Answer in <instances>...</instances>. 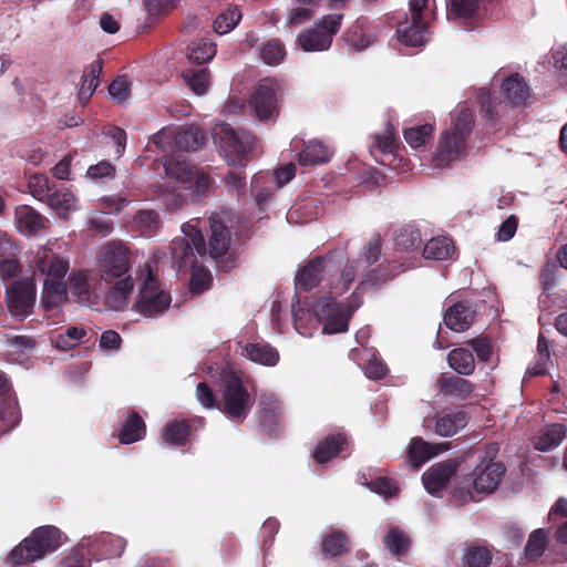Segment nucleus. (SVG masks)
<instances>
[{"label":"nucleus","mask_w":567,"mask_h":567,"mask_svg":"<svg viewBox=\"0 0 567 567\" xmlns=\"http://www.w3.org/2000/svg\"><path fill=\"white\" fill-rule=\"evenodd\" d=\"M474 123V109H462L451 126L441 133L437 153L433 157L436 167H446L466 155V142Z\"/></svg>","instance_id":"1"},{"label":"nucleus","mask_w":567,"mask_h":567,"mask_svg":"<svg viewBox=\"0 0 567 567\" xmlns=\"http://www.w3.org/2000/svg\"><path fill=\"white\" fill-rule=\"evenodd\" d=\"M214 141L224 152L228 165L245 168L251 159L257 137L251 131L220 123L214 128Z\"/></svg>","instance_id":"2"},{"label":"nucleus","mask_w":567,"mask_h":567,"mask_svg":"<svg viewBox=\"0 0 567 567\" xmlns=\"http://www.w3.org/2000/svg\"><path fill=\"white\" fill-rule=\"evenodd\" d=\"M498 451L497 443H488L484 452L478 456L476 466L464 477L462 484H464L472 499L473 496L471 495L470 487L477 494H491L501 484L506 473V467L502 462L495 461Z\"/></svg>","instance_id":"3"},{"label":"nucleus","mask_w":567,"mask_h":567,"mask_svg":"<svg viewBox=\"0 0 567 567\" xmlns=\"http://www.w3.org/2000/svg\"><path fill=\"white\" fill-rule=\"evenodd\" d=\"M62 545L61 530L52 525L35 528L9 554L8 561L12 565H23L43 558L55 551Z\"/></svg>","instance_id":"4"},{"label":"nucleus","mask_w":567,"mask_h":567,"mask_svg":"<svg viewBox=\"0 0 567 567\" xmlns=\"http://www.w3.org/2000/svg\"><path fill=\"white\" fill-rule=\"evenodd\" d=\"M435 0H410V18L398 24L396 35L408 47H421L430 39L429 23L435 16Z\"/></svg>","instance_id":"5"},{"label":"nucleus","mask_w":567,"mask_h":567,"mask_svg":"<svg viewBox=\"0 0 567 567\" xmlns=\"http://www.w3.org/2000/svg\"><path fill=\"white\" fill-rule=\"evenodd\" d=\"M223 392L219 400V411L229 420L243 422L249 414L251 400L240 377L234 372L221 374Z\"/></svg>","instance_id":"6"},{"label":"nucleus","mask_w":567,"mask_h":567,"mask_svg":"<svg viewBox=\"0 0 567 567\" xmlns=\"http://www.w3.org/2000/svg\"><path fill=\"white\" fill-rule=\"evenodd\" d=\"M134 256L130 247L122 240L105 243L97 255V269L101 279L112 282L128 275Z\"/></svg>","instance_id":"7"},{"label":"nucleus","mask_w":567,"mask_h":567,"mask_svg":"<svg viewBox=\"0 0 567 567\" xmlns=\"http://www.w3.org/2000/svg\"><path fill=\"white\" fill-rule=\"evenodd\" d=\"M359 306L337 302L334 297H322L312 305V311L323 323V332L333 334L348 330L349 320Z\"/></svg>","instance_id":"8"},{"label":"nucleus","mask_w":567,"mask_h":567,"mask_svg":"<svg viewBox=\"0 0 567 567\" xmlns=\"http://www.w3.org/2000/svg\"><path fill=\"white\" fill-rule=\"evenodd\" d=\"M169 292L161 288L158 279L148 271L140 288L135 310L146 318H157L171 306Z\"/></svg>","instance_id":"9"},{"label":"nucleus","mask_w":567,"mask_h":567,"mask_svg":"<svg viewBox=\"0 0 567 567\" xmlns=\"http://www.w3.org/2000/svg\"><path fill=\"white\" fill-rule=\"evenodd\" d=\"M342 14H328L319 20L313 28L301 32L298 43L303 51H326L330 48L333 37L341 27Z\"/></svg>","instance_id":"10"},{"label":"nucleus","mask_w":567,"mask_h":567,"mask_svg":"<svg viewBox=\"0 0 567 567\" xmlns=\"http://www.w3.org/2000/svg\"><path fill=\"white\" fill-rule=\"evenodd\" d=\"M37 288L31 279L16 280L6 291V303L9 313L20 320L29 317L34 308Z\"/></svg>","instance_id":"11"},{"label":"nucleus","mask_w":567,"mask_h":567,"mask_svg":"<svg viewBox=\"0 0 567 567\" xmlns=\"http://www.w3.org/2000/svg\"><path fill=\"white\" fill-rule=\"evenodd\" d=\"M334 251L324 256H316L301 267L296 275V288L301 291H310L318 287L321 280L332 270L338 268L333 260Z\"/></svg>","instance_id":"12"},{"label":"nucleus","mask_w":567,"mask_h":567,"mask_svg":"<svg viewBox=\"0 0 567 567\" xmlns=\"http://www.w3.org/2000/svg\"><path fill=\"white\" fill-rule=\"evenodd\" d=\"M31 267L34 277L44 280H62L69 271V260L50 248L41 247L34 254Z\"/></svg>","instance_id":"13"},{"label":"nucleus","mask_w":567,"mask_h":567,"mask_svg":"<svg viewBox=\"0 0 567 567\" xmlns=\"http://www.w3.org/2000/svg\"><path fill=\"white\" fill-rule=\"evenodd\" d=\"M206 252L205 239L198 230L190 236V241L178 238L172 243V256L179 271L194 268L197 264V255L204 257Z\"/></svg>","instance_id":"14"},{"label":"nucleus","mask_w":567,"mask_h":567,"mask_svg":"<svg viewBox=\"0 0 567 567\" xmlns=\"http://www.w3.org/2000/svg\"><path fill=\"white\" fill-rule=\"evenodd\" d=\"M209 227H210V236H209V256L218 264L220 262L223 267L230 268L233 260H229L228 251L231 241V234L229 228L224 224L220 216L217 214H213L209 217Z\"/></svg>","instance_id":"15"},{"label":"nucleus","mask_w":567,"mask_h":567,"mask_svg":"<svg viewBox=\"0 0 567 567\" xmlns=\"http://www.w3.org/2000/svg\"><path fill=\"white\" fill-rule=\"evenodd\" d=\"M258 408L260 429L270 437H277L284 429L280 401L274 394H261Z\"/></svg>","instance_id":"16"},{"label":"nucleus","mask_w":567,"mask_h":567,"mask_svg":"<svg viewBox=\"0 0 567 567\" xmlns=\"http://www.w3.org/2000/svg\"><path fill=\"white\" fill-rule=\"evenodd\" d=\"M501 81V90L508 103L528 105L534 102L529 85L519 73L504 75L499 70L493 76V81Z\"/></svg>","instance_id":"17"},{"label":"nucleus","mask_w":567,"mask_h":567,"mask_svg":"<svg viewBox=\"0 0 567 567\" xmlns=\"http://www.w3.org/2000/svg\"><path fill=\"white\" fill-rule=\"evenodd\" d=\"M477 315V305L468 299L452 303L444 312L445 326L455 331L464 332L474 323Z\"/></svg>","instance_id":"18"},{"label":"nucleus","mask_w":567,"mask_h":567,"mask_svg":"<svg viewBox=\"0 0 567 567\" xmlns=\"http://www.w3.org/2000/svg\"><path fill=\"white\" fill-rule=\"evenodd\" d=\"M84 547L87 546V554L96 560L112 559L120 557L126 547V540L113 534H101L93 540L82 539Z\"/></svg>","instance_id":"19"},{"label":"nucleus","mask_w":567,"mask_h":567,"mask_svg":"<svg viewBox=\"0 0 567 567\" xmlns=\"http://www.w3.org/2000/svg\"><path fill=\"white\" fill-rule=\"evenodd\" d=\"M458 467V463L453 460L444 461L431 466L422 475V482L425 489L436 495L444 491L451 478L454 476Z\"/></svg>","instance_id":"20"},{"label":"nucleus","mask_w":567,"mask_h":567,"mask_svg":"<svg viewBox=\"0 0 567 567\" xmlns=\"http://www.w3.org/2000/svg\"><path fill=\"white\" fill-rule=\"evenodd\" d=\"M493 560V553L488 546L477 543H465L460 560L451 557L446 567H489Z\"/></svg>","instance_id":"21"},{"label":"nucleus","mask_w":567,"mask_h":567,"mask_svg":"<svg viewBox=\"0 0 567 567\" xmlns=\"http://www.w3.org/2000/svg\"><path fill=\"white\" fill-rule=\"evenodd\" d=\"M196 423L203 427L205 419L195 417L187 420H173L166 423L163 430L164 442L173 446H185L188 443L192 430Z\"/></svg>","instance_id":"22"},{"label":"nucleus","mask_w":567,"mask_h":567,"mask_svg":"<svg viewBox=\"0 0 567 567\" xmlns=\"http://www.w3.org/2000/svg\"><path fill=\"white\" fill-rule=\"evenodd\" d=\"M450 449V443L431 444L421 437H413L409 445L408 457L414 468H419L432 457Z\"/></svg>","instance_id":"23"},{"label":"nucleus","mask_w":567,"mask_h":567,"mask_svg":"<svg viewBox=\"0 0 567 567\" xmlns=\"http://www.w3.org/2000/svg\"><path fill=\"white\" fill-rule=\"evenodd\" d=\"M348 445L349 441L344 433L328 434L317 444L312 457L317 463L324 464L346 451Z\"/></svg>","instance_id":"24"},{"label":"nucleus","mask_w":567,"mask_h":567,"mask_svg":"<svg viewBox=\"0 0 567 567\" xmlns=\"http://www.w3.org/2000/svg\"><path fill=\"white\" fill-rule=\"evenodd\" d=\"M14 217L19 230L24 235H39L47 228L48 219L29 205L16 208Z\"/></svg>","instance_id":"25"},{"label":"nucleus","mask_w":567,"mask_h":567,"mask_svg":"<svg viewBox=\"0 0 567 567\" xmlns=\"http://www.w3.org/2000/svg\"><path fill=\"white\" fill-rule=\"evenodd\" d=\"M437 388L443 395L461 401L468 400L474 391V384L470 380L445 373L439 378Z\"/></svg>","instance_id":"26"},{"label":"nucleus","mask_w":567,"mask_h":567,"mask_svg":"<svg viewBox=\"0 0 567 567\" xmlns=\"http://www.w3.org/2000/svg\"><path fill=\"white\" fill-rule=\"evenodd\" d=\"M372 144L370 145V153L375 161L384 165L383 159H379V155H392L398 150L399 140L395 135L393 124L388 121L382 132L375 133L372 136Z\"/></svg>","instance_id":"27"},{"label":"nucleus","mask_w":567,"mask_h":567,"mask_svg":"<svg viewBox=\"0 0 567 567\" xmlns=\"http://www.w3.org/2000/svg\"><path fill=\"white\" fill-rule=\"evenodd\" d=\"M68 300V287L62 280H44L41 292V306L45 312L58 309Z\"/></svg>","instance_id":"28"},{"label":"nucleus","mask_w":567,"mask_h":567,"mask_svg":"<svg viewBox=\"0 0 567 567\" xmlns=\"http://www.w3.org/2000/svg\"><path fill=\"white\" fill-rule=\"evenodd\" d=\"M402 270V264H396L395 261L380 264L377 268L365 275L358 285L357 290L365 289L368 286L373 287L385 284L386 281L395 278Z\"/></svg>","instance_id":"29"},{"label":"nucleus","mask_w":567,"mask_h":567,"mask_svg":"<svg viewBox=\"0 0 567 567\" xmlns=\"http://www.w3.org/2000/svg\"><path fill=\"white\" fill-rule=\"evenodd\" d=\"M331 152L321 141L312 140L303 144L298 162L302 166H315L330 161Z\"/></svg>","instance_id":"30"},{"label":"nucleus","mask_w":567,"mask_h":567,"mask_svg":"<svg viewBox=\"0 0 567 567\" xmlns=\"http://www.w3.org/2000/svg\"><path fill=\"white\" fill-rule=\"evenodd\" d=\"M279 96V83L274 79H264L250 94V106H272Z\"/></svg>","instance_id":"31"},{"label":"nucleus","mask_w":567,"mask_h":567,"mask_svg":"<svg viewBox=\"0 0 567 567\" xmlns=\"http://www.w3.org/2000/svg\"><path fill=\"white\" fill-rule=\"evenodd\" d=\"M146 434V424L137 412H131L124 421L120 432L118 441L122 444H132L141 441Z\"/></svg>","instance_id":"32"},{"label":"nucleus","mask_w":567,"mask_h":567,"mask_svg":"<svg viewBox=\"0 0 567 567\" xmlns=\"http://www.w3.org/2000/svg\"><path fill=\"white\" fill-rule=\"evenodd\" d=\"M103 62L97 59L90 63L82 75V84L79 90V100L81 103H87L100 83Z\"/></svg>","instance_id":"33"},{"label":"nucleus","mask_w":567,"mask_h":567,"mask_svg":"<svg viewBox=\"0 0 567 567\" xmlns=\"http://www.w3.org/2000/svg\"><path fill=\"white\" fill-rule=\"evenodd\" d=\"M134 288L131 275L117 280V282L107 291L105 302L113 310H122L127 305V297Z\"/></svg>","instance_id":"34"},{"label":"nucleus","mask_w":567,"mask_h":567,"mask_svg":"<svg viewBox=\"0 0 567 567\" xmlns=\"http://www.w3.org/2000/svg\"><path fill=\"white\" fill-rule=\"evenodd\" d=\"M243 355L264 365H275L279 360L278 351L274 347L264 342L246 343L243 348Z\"/></svg>","instance_id":"35"},{"label":"nucleus","mask_w":567,"mask_h":567,"mask_svg":"<svg viewBox=\"0 0 567 567\" xmlns=\"http://www.w3.org/2000/svg\"><path fill=\"white\" fill-rule=\"evenodd\" d=\"M467 424V414L464 411L446 413L436 417L435 433L443 437L456 434Z\"/></svg>","instance_id":"36"},{"label":"nucleus","mask_w":567,"mask_h":567,"mask_svg":"<svg viewBox=\"0 0 567 567\" xmlns=\"http://www.w3.org/2000/svg\"><path fill=\"white\" fill-rule=\"evenodd\" d=\"M161 225L159 215L154 209L138 210L132 221V229L137 231L141 236H154Z\"/></svg>","instance_id":"37"},{"label":"nucleus","mask_w":567,"mask_h":567,"mask_svg":"<svg viewBox=\"0 0 567 567\" xmlns=\"http://www.w3.org/2000/svg\"><path fill=\"white\" fill-rule=\"evenodd\" d=\"M455 252L452 239L439 236L430 239L423 248V257L433 260H446Z\"/></svg>","instance_id":"38"},{"label":"nucleus","mask_w":567,"mask_h":567,"mask_svg":"<svg viewBox=\"0 0 567 567\" xmlns=\"http://www.w3.org/2000/svg\"><path fill=\"white\" fill-rule=\"evenodd\" d=\"M449 365L461 375H471L475 371L473 353L465 348H456L447 354Z\"/></svg>","instance_id":"39"},{"label":"nucleus","mask_w":567,"mask_h":567,"mask_svg":"<svg viewBox=\"0 0 567 567\" xmlns=\"http://www.w3.org/2000/svg\"><path fill=\"white\" fill-rule=\"evenodd\" d=\"M566 437V426L560 423L548 425L538 436L535 449L542 452L557 447Z\"/></svg>","instance_id":"40"},{"label":"nucleus","mask_w":567,"mask_h":567,"mask_svg":"<svg viewBox=\"0 0 567 567\" xmlns=\"http://www.w3.org/2000/svg\"><path fill=\"white\" fill-rule=\"evenodd\" d=\"M383 544L392 555L401 557L409 551L411 540L398 526H390L388 533L383 536Z\"/></svg>","instance_id":"41"},{"label":"nucleus","mask_w":567,"mask_h":567,"mask_svg":"<svg viewBox=\"0 0 567 567\" xmlns=\"http://www.w3.org/2000/svg\"><path fill=\"white\" fill-rule=\"evenodd\" d=\"M393 239L396 249L405 251L416 250L422 244L421 231L412 225H405L396 229Z\"/></svg>","instance_id":"42"},{"label":"nucleus","mask_w":567,"mask_h":567,"mask_svg":"<svg viewBox=\"0 0 567 567\" xmlns=\"http://www.w3.org/2000/svg\"><path fill=\"white\" fill-rule=\"evenodd\" d=\"M175 145L179 151L193 152L204 145L206 138L197 126L179 130L175 137Z\"/></svg>","instance_id":"43"},{"label":"nucleus","mask_w":567,"mask_h":567,"mask_svg":"<svg viewBox=\"0 0 567 567\" xmlns=\"http://www.w3.org/2000/svg\"><path fill=\"white\" fill-rule=\"evenodd\" d=\"M164 168L167 176L181 183H189L194 178V167L184 157L168 158Z\"/></svg>","instance_id":"44"},{"label":"nucleus","mask_w":567,"mask_h":567,"mask_svg":"<svg viewBox=\"0 0 567 567\" xmlns=\"http://www.w3.org/2000/svg\"><path fill=\"white\" fill-rule=\"evenodd\" d=\"M216 44L209 39L203 38L190 43L187 58L190 62L204 64L216 55Z\"/></svg>","instance_id":"45"},{"label":"nucleus","mask_w":567,"mask_h":567,"mask_svg":"<svg viewBox=\"0 0 567 567\" xmlns=\"http://www.w3.org/2000/svg\"><path fill=\"white\" fill-rule=\"evenodd\" d=\"M188 87L197 95H204L210 83V72L207 68L186 69L182 73Z\"/></svg>","instance_id":"46"},{"label":"nucleus","mask_w":567,"mask_h":567,"mask_svg":"<svg viewBox=\"0 0 567 567\" xmlns=\"http://www.w3.org/2000/svg\"><path fill=\"white\" fill-rule=\"evenodd\" d=\"M349 550V539L346 533L334 530L321 542V551L324 556L337 557Z\"/></svg>","instance_id":"47"},{"label":"nucleus","mask_w":567,"mask_h":567,"mask_svg":"<svg viewBox=\"0 0 567 567\" xmlns=\"http://www.w3.org/2000/svg\"><path fill=\"white\" fill-rule=\"evenodd\" d=\"M21 420L17 403H12L9 395L0 396V432L6 433L16 427Z\"/></svg>","instance_id":"48"},{"label":"nucleus","mask_w":567,"mask_h":567,"mask_svg":"<svg viewBox=\"0 0 567 567\" xmlns=\"http://www.w3.org/2000/svg\"><path fill=\"white\" fill-rule=\"evenodd\" d=\"M547 533L543 528L535 529L525 545L524 555L529 561H535L542 557L547 546Z\"/></svg>","instance_id":"49"},{"label":"nucleus","mask_w":567,"mask_h":567,"mask_svg":"<svg viewBox=\"0 0 567 567\" xmlns=\"http://www.w3.org/2000/svg\"><path fill=\"white\" fill-rule=\"evenodd\" d=\"M44 203L54 210L68 212L74 207L75 196L64 187H53Z\"/></svg>","instance_id":"50"},{"label":"nucleus","mask_w":567,"mask_h":567,"mask_svg":"<svg viewBox=\"0 0 567 567\" xmlns=\"http://www.w3.org/2000/svg\"><path fill=\"white\" fill-rule=\"evenodd\" d=\"M285 56L286 50L279 40H269L259 48V58L265 64L278 65Z\"/></svg>","instance_id":"51"},{"label":"nucleus","mask_w":567,"mask_h":567,"mask_svg":"<svg viewBox=\"0 0 567 567\" xmlns=\"http://www.w3.org/2000/svg\"><path fill=\"white\" fill-rule=\"evenodd\" d=\"M359 265V260L348 261L342 269L338 281L331 285L330 292L334 293L336 296H340L348 291L358 275Z\"/></svg>","instance_id":"52"},{"label":"nucleus","mask_w":567,"mask_h":567,"mask_svg":"<svg viewBox=\"0 0 567 567\" xmlns=\"http://www.w3.org/2000/svg\"><path fill=\"white\" fill-rule=\"evenodd\" d=\"M189 279V291L194 296L202 295L208 290L213 282L212 274L203 267H194Z\"/></svg>","instance_id":"53"},{"label":"nucleus","mask_w":567,"mask_h":567,"mask_svg":"<svg viewBox=\"0 0 567 567\" xmlns=\"http://www.w3.org/2000/svg\"><path fill=\"white\" fill-rule=\"evenodd\" d=\"M241 12L237 7H231L221 12L214 21V30L218 34L230 32L240 21Z\"/></svg>","instance_id":"54"},{"label":"nucleus","mask_w":567,"mask_h":567,"mask_svg":"<svg viewBox=\"0 0 567 567\" xmlns=\"http://www.w3.org/2000/svg\"><path fill=\"white\" fill-rule=\"evenodd\" d=\"M28 187L30 194L38 200L44 203L54 187L52 181L43 174H34L29 177Z\"/></svg>","instance_id":"55"},{"label":"nucleus","mask_w":567,"mask_h":567,"mask_svg":"<svg viewBox=\"0 0 567 567\" xmlns=\"http://www.w3.org/2000/svg\"><path fill=\"white\" fill-rule=\"evenodd\" d=\"M69 287L80 301L85 302L90 300L91 286L84 271H73L69 277Z\"/></svg>","instance_id":"56"},{"label":"nucleus","mask_w":567,"mask_h":567,"mask_svg":"<svg viewBox=\"0 0 567 567\" xmlns=\"http://www.w3.org/2000/svg\"><path fill=\"white\" fill-rule=\"evenodd\" d=\"M480 8V0H449L447 16L456 18H472Z\"/></svg>","instance_id":"57"},{"label":"nucleus","mask_w":567,"mask_h":567,"mask_svg":"<svg viewBox=\"0 0 567 567\" xmlns=\"http://www.w3.org/2000/svg\"><path fill=\"white\" fill-rule=\"evenodd\" d=\"M433 130V125L426 123L423 125L405 128L403 135L406 143L410 146L416 148L424 145L430 140Z\"/></svg>","instance_id":"58"},{"label":"nucleus","mask_w":567,"mask_h":567,"mask_svg":"<svg viewBox=\"0 0 567 567\" xmlns=\"http://www.w3.org/2000/svg\"><path fill=\"white\" fill-rule=\"evenodd\" d=\"M86 336V330L79 327H69L64 333H60L55 339V346L61 350H70Z\"/></svg>","instance_id":"59"},{"label":"nucleus","mask_w":567,"mask_h":567,"mask_svg":"<svg viewBox=\"0 0 567 567\" xmlns=\"http://www.w3.org/2000/svg\"><path fill=\"white\" fill-rule=\"evenodd\" d=\"M116 175V167L106 159H102L94 165H90L86 171V177L97 182L104 179H113Z\"/></svg>","instance_id":"60"},{"label":"nucleus","mask_w":567,"mask_h":567,"mask_svg":"<svg viewBox=\"0 0 567 567\" xmlns=\"http://www.w3.org/2000/svg\"><path fill=\"white\" fill-rule=\"evenodd\" d=\"M196 399L207 410H219V400L207 382H199L196 386Z\"/></svg>","instance_id":"61"},{"label":"nucleus","mask_w":567,"mask_h":567,"mask_svg":"<svg viewBox=\"0 0 567 567\" xmlns=\"http://www.w3.org/2000/svg\"><path fill=\"white\" fill-rule=\"evenodd\" d=\"M245 168L228 171L223 181L229 192H235L237 195L245 192L247 186V176L244 172Z\"/></svg>","instance_id":"62"},{"label":"nucleus","mask_w":567,"mask_h":567,"mask_svg":"<svg viewBox=\"0 0 567 567\" xmlns=\"http://www.w3.org/2000/svg\"><path fill=\"white\" fill-rule=\"evenodd\" d=\"M131 92V81L127 76H117L109 86V94L117 103L126 101Z\"/></svg>","instance_id":"63"},{"label":"nucleus","mask_w":567,"mask_h":567,"mask_svg":"<svg viewBox=\"0 0 567 567\" xmlns=\"http://www.w3.org/2000/svg\"><path fill=\"white\" fill-rule=\"evenodd\" d=\"M467 346H470L473 349V351H475L480 361L488 362L491 360L493 353V346L487 337L481 336L477 338H473L467 341Z\"/></svg>","instance_id":"64"}]
</instances>
